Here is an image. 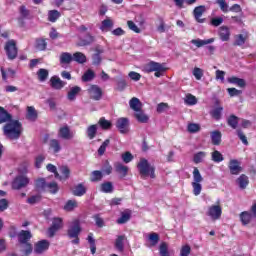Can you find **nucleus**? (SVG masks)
<instances>
[{"instance_id": "nucleus-54", "label": "nucleus", "mask_w": 256, "mask_h": 256, "mask_svg": "<svg viewBox=\"0 0 256 256\" xmlns=\"http://www.w3.org/2000/svg\"><path fill=\"white\" fill-rule=\"evenodd\" d=\"M204 157H207V153L203 152V151H200V152L194 154L193 161L196 165L199 164V163H203V158Z\"/></svg>"}, {"instance_id": "nucleus-32", "label": "nucleus", "mask_w": 256, "mask_h": 256, "mask_svg": "<svg viewBox=\"0 0 256 256\" xmlns=\"http://www.w3.org/2000/svg\"><path fill=\"white\" fill-rule=\"evenodd\" d=\"M98 125L99 127L103 130V131H109V129H111V127H113V123L107 119H105V117H101L98 121Z\"/></svg>"}, {"instance_id": "nucleus-57", "label": "nucleus", "mask_w": 256, "mask_h": 256, "mask_svg": "<svg viewBox=\"0 0 256 256\" xmlns=\"http://www.w3.org/2000/svg\"><path fill=\"white\" fill-rule=\"evenodd\" d=\"M160 256H170L169 255V246L166 242H162L159 247Z\"/></svg>"}, {"instance_id": "nucleus-59", "label": "nucleus", "mask_w": 256, "mask_h": 256, "mask_svg": "<svg viewBox=\"0 0 256 256\" xmlns=\"http://www.w3.org/2000/svg\"><path fill=\"white\" fill-rule=\"evenodd\" d=\"M222 112H223V107H217L210 112V115L211 117H213V119H215L216 121H219V119H221Z\"/></svg>"}, {"instance_id": "nucleus-46", "label": "nucleus", "mask_w": 256, "mask_h": 256, "mask_svg": "<svg viewBox=\"0 0 256 256\" xmlns=\"http://www.w3.org/2000/svg\"><path fill=\"white\" fill-rule=\"evenodd\" d=\"M113 25H114L113 20L108 18V19H105V20L102 21L100 29L102 31L107 32V31H110L111 29H113Z\"/></svg>"}, {"instance_id": "nucleus-15", "label": "nucleus", "mask_w": 256, "mask_h": 256, "mask_svg": "<svg viewBox=\"0 0 256 256\" xmlns=\"http://www.w3.org/2000/svg\"><path fill=\"white\" fill-rule=\"evenodd\" d=\"M206 11H207V8L205 7V5H200L194 8L193 15L197 23H205V18H201V17H203V13H205Z\"/></svg>"}, {"instance_id": "nucleus-30", "label": "nucleus", "mask_w": 256, "mask_h": 256, "mask_svg": "<svg viewBox=\"0 0 256 256\" xmlns=\"http://www.w3.org/2000/svg\"><path fill=\"white\" fill-rule=\"evenodd\" d=\"M191 43H192V45H196L198 48H201L204 45H211V43H215V38H209L207 40L192 39Z\"/></svg>"}, {"instance_id": "nucleus-22", "label": "nucleus", "mask_w": 256, "mask_h": 256, "mask_svg": "<svg viewBox=\"0 0 256 256\" xmlns=\"http://www.w3.org/2000/svg\"><path fill=\"white\" fill-rule=\"evenodd\" d=\"M228 83H231L232 85H237V87H240L241 89H245L247 87V82L245 79L232 76L228 78Z\"/></svg>"}, {"instance_id": "nucleus-53", "label": "nucleus", "mask_w": 256, "mask_h": 256, "mask_svg": "<svg viewBox=\"0 0 256 256\" xmlns=\"http://www.w3.org/2000/svg\"><path fill=\"white\" fill-rule=\"evenodd\" d=\"M27 118L31 121H35L37 119V110H35V107L29 106L27 108Z\"/></svg>"}, {"instance_id": "nucleus-35", "label": "nucleus", "mask_w": 256, "mask_h": 256, "mask_svg": "<svg viewBox=\"0 0 256 256\" xmlns=\"http://www.w3.org/2000/svg\"><path fill=\"white\" fill-rule=\"evenodd\" d=\"M103 180V173L101 170H94L91 172L90 181L91 183H99Z\"/></svg>"}, {"instance_id": "nucleus-25", "label": "nucleus", "mask_w": 256, "mask_h": 256, "mask_svg": "<svg viewBox=\"0 0 256 256\" xmlns=\"http://www.w3.org/2000/svg\"><path fill=\"white\" fill-rule=\"evenodd\" d=\"M13 115L9 113L3 106H0V125L7 123L12 119Z\"/></svg>"}, {"instance_id": "nucleus-47", "label": "nucleus", "mask_w": 256, "mask_h": 256, "mask_svg": "<svg viewBox=\"0 0 256 256\" xmlns=\"http://www.w3.org/2000/svg\"><path fill=\"white\" fill-rule=\"evenodd\" d=\"M46 191H49L52 195L59 193V185L57 182H50L46 184Z\"/></svg>"}, {"instance_id": "nucleus-16", "label": "nucleus", "mask_w": 256, "mask_h": 256, "mask_svg": "<svg viewBox=\"0 0 256 256\" xmlns=\"http://www.w3.org/2000/svg\"><path fill=\"white\" fill-rule=\"evenodd\" d=\"M114 169L116 173L119 175L120 179H125L129 174V167L123 165L121 162H117L114 164Z\"/></svg>"}, {"instance_id": "nucleus-64", "label": "nucleus", "mask_w": 256, "mask_h": 256, "mask_svg": "<svg viewBox=\"0 0 256 256\" xmlns=\"http://www.w3.org/2000/svg\"><path fill=\"white\" fill-rule=\"evenodd\" d=\"M185 103L186 105H197V97L192 94H188L186 95Z\"/></svg>"}, {"instance_id": "nucleus-50", "label": "nucleus", "mask_w": 256, "mask_h": 256, "mask_svg": "<svg viewBox=\"0 0 256 256\" xmlns=\"http://www.w3.org/2000/svg\"><path fill=\"white\" fill-rule=\"evenodd\" d=\"M130 219H131V213L122 212L121 217L116 220V223L118 225H125V223H127V221H129Z\"/></svg>"}, {"instance_id": "nucleus-49", "label": "nucleus", "mask_w": 256, "mask_h": 256, "mask_svg": "<svg viewBox=\"0 0 256 256\" xmlns=\"http://www.w3.org/2000/svg\"><path fill=\"white\" fill-rule=\"evenodd\" d=\"M95 79V72L91 69H88L83 75H82V81L84 83H87L89 81H93Z\"/></svg>"}, {"instance_id": "nucleus-44", "label": "nucleus", "mask_w": 256, "mask_h": 256, "mask_svg": "<svg viewBox=\"0 0 256 256\" xmlns=\"http://www.w3.org/2000/svg\"><path fill=\"white\" fill-rule=\"evenodd\" d=\"M19 13H20V18H18V21H23V19H28L29 15H31V11L27 9L25 5H21L19 7Z\"/></svg>"}, {"instance_id": "nucleus-52", "label": "nucleus", "mask_w": 256, "mask_h": 256, "mask_svg": "<svg viewBox=\"0 0 256 256\" xmlns=\"http://www.w3.org/2000/svg\"><path fill=\"white\" fill-rule=\"evenodd\" d=\"M111 143L110 139H106L101 146L98 148V155L100 157H103L105 155V151H107V147H109V144Z\"/></svg>"}, {"instance_id": "nucleus-8", "label": "nucleus", "mask_w": 256, "mask_h": 256, "mask_svg": "<svg viewBox=\"0 0 256 256\" xmlns=\"http://www.w3.org/2000/svg\"><path fill=\"white\" fill-rule=\"evenodd\" d=\"M61 229H63V219L59 217L53 218L52 224L47 230L48 237H55V235H57V232L61 231Z\"/></svg>"}, {"instance_id": "nucleus-6", "label": "nucleus", "mask_w": 256, "mask_h": 256, "mask_svg": "<svg viewBox=\"0 0 256 256\" xmlns=\"http://www.w3.org/2000/svg\"><path fill=\"white\" fill-rule=\"evenodd\" d=\"M5 53L9 61H14L19 55V48H17V41L14 39L8 40L4 46Z\"/></svg>"}, {"instance_id": "nucleus-13", "label": "nucleus", "mask_w": 256, "mask_h": 256, "mask_svg": "<svg viewBox=\"0 0 256 256\" xmlns=\"http://www.w3.org/2000/svg\"><path fill=\"white\" fill-rule=\"evenodd\" d=\"M95 53L92 55V64L96 65V67H99L101 65L103 58L101 55L105 53V50L100 45H97L94 49Z\"/></svg>"}, {"instance_id": "nucleus-55", "label": "nucleus", "mask_w": 256, "mask_h": 256, "mask_svg": "<svg viewBox=\"0 0 256 256\" xmlns=\"http://www.w3.org/2000/svg\"><path fill=\"white\" fill-rule=\"evenodd\" d=\"M212 161H214V163H221V161H225V158L223 157V154L219 152V150H215L212 152Z\"/></svg>"}, {"instance_id": "nucleus-34", "label": "nucleus", "mask_w": 256, "mask_h": 256, "mask_svg": "<svg viewBox=\"0 0 256 256\" xmlns=\"http://www.w3.org/2000/svg\"><path fill=\"white\" fill-rule=\"evenodd\" d=\"M78 93H81V87L79 86L72 87L67 94L68 101H75V99H77Z\"/></svg>"}, {"instance_id": "nucleus-39", "label": "nucleus", "mask_w": 256, "mask_h": 256, "mask_svg": "<svg viewBox=\"0 0 256 256\" xmlns=\"http://www.w3.org/2000/svg\"><path fill=\"white\" fill-rule=\"evenodd\" d=\"M73 61V55L69 52H63L60 55V63L61 65H69V63H72Z\"/></svg>"}, {"instance_id": "nucleus-40", "label": "nucleus", "mask_w": 256, "mask_h": 256, "mask_svg": "<svg viewBox=\"0 0 256 256\" xmlns=\"http://www.w3.org/2000/svg\"><path fill=\"white\" fill-rule=\"evenodd\" d=\"M61 17V12L58 10H50L48 11V21L50 23H57V20Z\"/></svg>"}, {"instance_id": "nucleus-20", "label": "nucleus", "mask_w": 256, "mask_h": 256, "mask_svg": "<svg viewBox=\"0 0 256 256\" xmlns=\"http://www.w3.org/2000/svg\"><path fill=\"white\" fill-rule=\"evenodd\" d=\"M50 86L52 89H56L57 91L63 89L65 87V82L62 81L58 76H52L50 78Z\"/></svg>"}, {"instance_id": "nucleus-17", "label": "nucleus", "mask_w": 256, "mask_h": 256, "mask_svg": "<svg viewBox=\"0 0 256 256\" xmlns=\"http://www.w3.org/2000/svg\"><path fill=\"white\" fill-rule=\"evenodd\" d=\"M228 169L231 175H239L243 171V167L239 164V160L232 159L228 164Z\"/></svg>"}, {"instance_id": "nucleus-36", "label": "nucleus", "mask_w": 256, "mask_h": 256, "mask_svg": "<svg viewBox=\"0 0 256 256\" xmlns=\"http://www.w3.org/2000/svg\"><path fill=\"white\" fill-rule=\"evenodd\" d=\"M73 61L83 65V63H87V56L83 54V52H75L72 56Z\"/></svg>"}, {"instance_id": "nucleus-27", "label": "nucleus", "mask_w": 256, "mask_h": 256, "mask_svg": "<svg viewBox=\"0 0 256 256\" xmlns=\"http://www.w3.org/2000/svg\"><path fill=\"white\" fill-rule=\"evenodd\" d=\"M210 137H211L212 145H216V146L221 145V138L223 137V135L221 134V131L219 130L212 131L210 133Z\"/></svg>"}, {"instance_id": "nucleus-12", "label": "nucleus", "mask_w": 256, "mask_h": 256, "mask_svg": "<svg viewBox=\"0 0 256 256\" xmlns=\"http://www.w3.org/2000/svg\"><path fill=\"white\" fill-rule=\"evenodd\" d=\"M50 245L49 240H40L34 245V253L36 255H43L45 251L49 250Z\"/></svg>"}, {"instance_id": "nucleus-7", "label": "nucleus", "mask_w": 256, "mask_h": 256, "mask_svg": "<svg viewBox=\"0 0 256 256\" xmlns=\"http://www.w3.org/2000/svg\"><path fill=\"white\" fill-rule=\"evenodd\" d=\"M145 69L147 73L155 72V77H161V75L167 71V68H165L161 63L155 61H150L148 64H146Z\"/></svg>"}, {"instance_id": "nucleus-61", "label": "nucleus", "mask_w": 256, "mask_h": 256, "mask_svg": "<svg viewBox=\"0 0 256 256\" xmlns=\"http://www.w3.org/2000/svg\"><path fill=\"white\" fill-rule=\"evenodd\" d=\"M92 218L94 219L96 226H98L99 229H103L105 226V220H103L101 214H95Z\"/></svg>"}, {"instance_id": "nucleus-23", "label": "nucleus", "mask_w": 256, "mask_h": 256, "mask_svg": "<svg viewBox=\"0 0 256 256\" xmlns=\"http://www.w3.org/2000/svg\"><path fill=\"white\" fill-rule=\"evenodd\" d=\"M218 35L222 41H229L231 39V30L227 26H221Z\"/></svg>"}, {"instance_id": "nucleus-5", "label": "nucleus", "mask_w": 256, "mask_h": 256, "mask_svg": "<svg viewBox=\"0 0 256 256\" xmlns=\"http://www.w3.org/2000/svg\"><path fill=\"white\" fill-rule=\"evenodd\" d=\"M193 195L195 197L201 195V191H203V186H201V183H203V176H201V172L199 171V168L195 167L193 170Z\"/></svg>"}, {"instance_id": "nucleus-19", "label": "nucleus", "mask_w": 256, "mask_h": 256, "mask_svg": "<svg viewBox=\"0 0 256 256\" xmlns=\"http://www.w3.org/2000/svg\"><path fill=\"white\" fill-rule=\"evenodd\" d=\"M125 241H127V236L119 235L117 236L114 247L118 250L119 253H123L125 251Z\"/></svg>"}, {"instance_id": "nucleus-24", "label": "nucleus", "mask_w": 256, "mask_h": 256, "mask_svg": "<svg viewBox=\"0 0 256 256\" xmlns=\"http://www.w3.org/2000/svg\"><path fill=\"white\" fill-rule=\"evenodd\" d=\"M235 41L233 42L234 47H242L244 43L249 39V34H238L234 37Z\"/></svg>"}, {"instance_id": "nucleus-63", "label": "nucleus", "mask_w": 256, "mask_h": 256, "mask_svg": "<svg viewBox=\"0 0 256 256\" xmlns=\"http://www.w3.org/2000/svg\"><path fill=\"white\" fill-rule=\"evenodd\" d=\"M216 3L223 13H229V4L225 0H217Z\"/></svg>"}, {"instance_id": "nucleus-60", "label": "nucleus", "mask_w": 256, "mask_h": 256, "mask_svg": "<svg viewBox=\"0 0 256 256\" xmlns=\"http://www.w3.org/2000/svg\"><path fill=\"white\" fill-rule=\"evenodd\" d=\"M116 85H117L116 87L117 91L123 92L125 91V89H127V80L120 78L117 80Z\"/></svg>"}, {"instance_id": "nucleus-28", "label": "nucleus", "mask_w": 256, "mask_h": 256, "mask_svg": "<svg viewBox=\"0 0 256 256\" xmlns=\"http://www.w3.org/2000/svg\"><path fill=\"white\" fill-rule=\"evenodd\" d=\"M61 149H62L61 142H59V140L51 139L49 141V150L53 151L54 154L61 152Z\"/></svg>"}, {"instance_id": "nucleus-41", "label": "nucleus", "mask_w": 256, "mask_h": 256, "mask_svg": "<svg viewBox=\"0 0 256 256\" xmlns=\"http://www.w3.org/2000/svg\"><path fill=\"white\" fill-rule=\"evenodd\" d=\"M237 183L240 189H247V185H249V177L245 174H241L237 179Z\"/></svg>"}, {"instance_id": "nucleus-26", "label": "nucleus", "mask_w": 256, "mask_h": 256, "mask_svg": "<svg viewBox=\"0 0 256 256\" xmlns=\"http://www.w3.org/2000/svg\"><path fill=\"white\" fill-rule=\"evenodd\" d=\"M129 105H130V109H132V111H135V113L143 109V103H141V100H139V98L137 97H133L129 101Z\"/></svg>"}, {"instance_id": "nucleus-37", "label": "nucleus", "mask_w": 256, "mask_h": 256, "mask_svg": "<svg viewBox=\"0 0 256 256\" xmlns=\"http://www.w3.org/2000/svg\"><path fill=\"white\" fill-rule=\"evenodd\" d=\"M227 125L231 127V129H237L239 125V117H237L235 114H231L227 118Z\"/></svg>"}, {"instance_id": "nucleus-3", "label": "nucleus", "mask_w": 256, "mask_h": 256, "mask_svg": "<svg viewBox=\"0 0 256 256\" xmlns=\"http://www.w3.org/2000/svg\"><path fill=\"white\" fill-rule=\"evenodd\" d=\"M137 168L139 171V175L141 179H145V177H150L151 179H155V166H152L149 163V160L145 158H141L139 163L137 164Z\"/></svg>"}, {"instance_id": "nucleus-38", "label": "nucleus", "mask_w": 256, "mask_h": 256, "mask_svg": "<svg viewBox=\"0 0 256 256\" xmlns=\"http://www.w3.org/2000/svg\"><path fill=\"white\" fill-rule=\"evenodd\" d=\"M251 219H253V214L247 211L241 212L240 221L242 225H249L251 223Z\"/></svg>"}, {"instance_id": "nucleus-58", "label": "nucleus", "mask_w": 256, "mask_h": 256, "mask_svg": "<svg viewBox=\"0 0 256 256\" xmlns=\"http://www.w3.org/2000/svg\"><path fill=\"white\" fill-rule=\"evenodd\" d=\"M77 206V200H68L64 205V211H73Z\"/></svg>"}, {"instance_id": "nucleus-9", "label": "nucleus", "mask_w": 256, "mask_h": 256, "mask_svg": "<svg viewBox=\"0 0 256 256\" xmlns=\"http://www.w3.org/2000/svg\"><path fill=\"white\" fill-rule=\"evenodd\" d=\"M12 189L14 191H19L20 189H25L29 185V178L25 175H18L12 181Z\"/></svg>"}, {"instance_id": "nucleus-31", "label": "nucleus", "mask_w": 256, "mask_h": 256, "mask_svg": "<svg viewBox=\"0 0 256 256\" xmlns=\"http://www.w3.org/2000/svg\"><path fill=\"white\" fill-rule=\"evenodd\" d=\"M35 49L36 51H47V39L37 38L35 40Z\"/></svg>"}, {"instance_id": "nucleus-51", "label": "nucleus", "mask_w": 256, "mask_h": 256, "mask_svg": "<svg viewBox=\"0 0 256 256\" xmlns=\"http://www.w3.org/2000/svg\"><path fill=\"white\" fill-rule=\"evenodd\" d=\"M89 139H95L97 135V124L90 125L86 130Z\"/></svg>"}, {"instance_id": "nucleus-42", "label": "nucleus", "mask_w": 256, "mask_h": 256, "mask_svg": "<svg viewBox=\"0 0 256 256\" xmlns=\"http://www.w3.org/2000/svg\"><path fill=\"white\" fill-rule=\"evenodd\" d=\"M37 76H38V80L43 83L45 81H47V79L49 78V70L45 69V68H40L37 71Z\"/></svg>"}, {"instance_id": "nucleus-10", "label": "nucleus", "mask_w": 256, "mask_h": 256, "mask_svg": "<svg viewBox=\"0 0 256 256\" xmlns=\"http://www.w3.org/2000/svg\"><path fill=\"white\" fill-rule=\"evenodd\" d=\"M206 215H208V217H210L212 221H217L221 219V215H223V208L218 202V204L212 205L208 208Z\"/></svg>"}, {"instance_id": "nucleus-45", "label": "nucleus", "mask_w": 256, "mask_h": 256, "mask_svg": "<svg viewBox=\"0 0 256 256\" xmlns=\"http://www.w3.org/2000/svg\"><path fill=\"white\" fill-rule=\"evenodd\" d=\"M87 241L90 245L91 254L95 255L97 253V244L95 243V238H93V233L88 234Z\"/></svg>"}, {"instance_id": "nucleus-11", "label": "nucleus", "mask_w": 256, "mask_h": 256, "mask_svg": "<svg viewBox=\"0 0 256 256\" xmlns=\"http://www.w3.org/2000/svg\"><path fill=\"white\" fill-rule=\"evenodd\" d=\"M88 95L93 101H101L103 99V89L98 85H91L88 89Z\"/></svg>"}, {"instance_id": "nucleus-1", "label": "nucleus", "mask_w": 256, "mask_h": 256, "mask_svg": "<svg viewBox=\"0 0 256 256\" xmlns=\"http://www.w3.org/2000/svg\"><path fill=\"white\" fill-rule=\"evenodd\" d=\"M2 132L6 139L9 141H17L21 139L23 135V123L17 119H13V116L10 120L5 122V125L2 127Z\"/></svg>"}, {"instance_id": "nucleus-62", "label": "nucleus", "mask_w": 256, "mask_h": 256, "mask_svg": "<svg viewBox=\"0 0 256 256\" xmlns=\"http://www.w3.org/2000/svg\"><path fill=\"white\" fill-rule=\"evenodd\" d=\"M236 133L240 141L243 143V145H249V140H247V136H245V133H243V130L237 129Z\"/></svg>"}, {"instance_id": "nucleus-43", "label": "nucleus", "mask_w": 256, "mask_h": 256, "mask_svg": "<svg viewBox=\"0 0 256 256\" xmlns=\"http://www.w3.org/2000/svg\"><path fill=\"white\" fill-rule=\"evenodd\" d=\"M114 187H113V182H103L100 185V191L102 193H113Z\"/></svg>"}, {"instance_id": "nucleus-4", "label": "nucleus", "mask_w": 256, "mask_h": 256, "mask_svg": "<svg viewBox=\"0 0 256 256\" xmlns=\"http://www.w3.org/2000/svg\"><path fill=\"white\" fill-rule=\"evenodd\" d=\"M80 234H81V223L79 222V220H74L72 222V225L67 230V235L69 239H74L72 240L73 245H79Z\"/></svg>"}, {"instance_id": "nucleus-2", "label": "nucleus", "mask_w": 256, "mask_h": 256, "mask_svg": "<svg viewBox=\"0 0 256 256\" xmlns=\"http://www.w3.org/2000/svg\"><path fill=\"white\" fill-rule=\"evenodd\" d=\"M33 234L29 230H21L18 232V243L24 246V256H30L33 253V244L30 243Z\"/></svg>"}, {"instance_id": "nucleus-14", "label": "nucleus", "mask_w": 256, "mask_h": 256, "mask_svg": "<svg viewBox=\"0 0 256 256\" xmlns=\"http://www.w3.org/2000/svg\"><path fill=\"white\" fill-rule=\"evenodd\" d=\"M116 127L118 131L122 133V135H125V133H129V119L125 117L119 118L116 121Z\"/></svg>"}, {"instance_id": "nucleus-56", "label": "nucleus", "mask_w": 256, "mask_h": 256, "mask_svg": "<svg viewBox=\"0 0 256 256\" xmlns=\"http://www.w3.org/2000/svg\"><path fill=\"white\" fill-rule=\"evenodd\" d=\"M188 133H199L201 131V125L197 123H189L187 126Z\"/></svg>"}, {"instance_id": "nucleus-48", "label": "nucleus", "mask_w": 256, "mask_h": 256, "mask_svg": "<svg viewBox=\"0 0 256 256\" xmlns=\"http://www.w3.org/2000/svg\"><path fill=\"white\" fill-rule=\"evenodd\" d=\"M148 240L150 247H155L159 243L160 237L156 232H152L148 235Z\"/></svg>"}, {"instance_id": "nucleus-21", "label": "nucleus", "mask_w": 256, "mask_h": 256, "mask_svg": "<svg viewBox=\"0 0 256 256\" xmlns=\"http://www.w3.org/2000/svg\"><path fill=\"white\" fill-rule=\"evenodd\" d=\"M85 193H87V188L85 187V184L83 183H79L76 186H74L73 190H72V194L75 197H83V195H85Z\"/></svg>"}, {"instance_id": "nucleus-18", "label": "nucleus", "mask_w": 256, "mask_h": 256, "mask_svg": "<svg viewBox=\"0 0 256 256\" xmlns=\"http://www.w3.org/2000/svg\"><path fill=\"white\" fill-rule=\"evenodd\" d=\"M58 136L61 139H65L66 141H69L73 139V137H75V134H73L69 126H63L59 129Z\"/></svg>"}, {"instance_id": "nucleus-33", "label": "nucleus", "mask_w": 256, "mask_h": 256, "mask_svg": "<svg viewBox=\"0 0 256 256\" xmlns=\"http://www.w3.org/2000/svg\"><path fill=\"white\" fill-rule=\"evenodd\" d=\"M36 191H47V181L45 178H38L35 180Z\"/></svg>"}, {"instance_id": "nucleus-29", "label": "nucleus", "mask_w": 256, "mask_h": 256, "mask_svg": "<svg viewBox=\"0 0 256 256\" xmlns=\"http://www.w3.org/2000/svg\"><path fill=\"white\" fill-rule=\"evenodd\" d=\"M134 117L138 123H149V116H147V114H145L143 109H141L140 111H136L134 113Z\"/></svg>"}]
</instances>
